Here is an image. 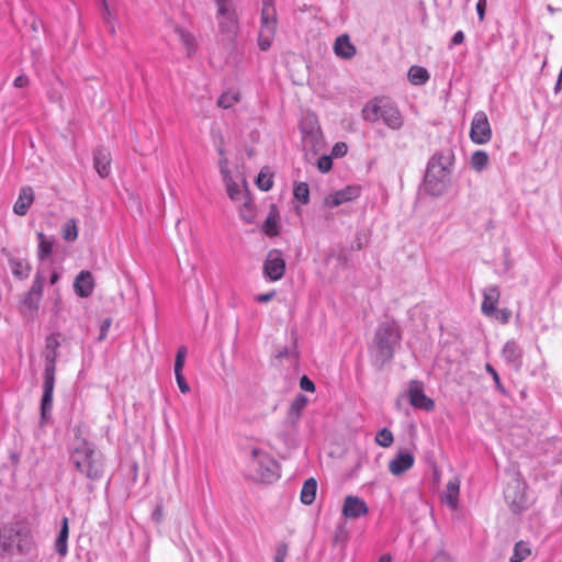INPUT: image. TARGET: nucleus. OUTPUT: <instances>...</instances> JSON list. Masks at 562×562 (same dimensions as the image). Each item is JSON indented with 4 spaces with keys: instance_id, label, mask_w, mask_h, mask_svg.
<instances>
[{
    "instance_id": "nucleus-1",
    "label": "nucleus",
    "mask_w": 562,
    "mask_h": 562,
    "mask_svg": "<svg viewBox=\"0 0 562 562\" xmlns=\"http://www.w3.org/2000/svg\"><path fill=\"white\" fill-rule=\"evenodd\" d=\"M75 469L90 481H99L104 473L105 461L93 442L76 437L69 452Z\"/></svg>"
},
{
    "instance_id": "nucleus-2",
    "label": "nucleus",
    "mask_w": 562,
    "mask_h": 562,
    "mask_svg": "<svg viewBox=\"0 0 562 562\" xmlns=\"http://www.w3.org/2000/svg\"><path fill=\"white\" fill-rule=\"evenodd\" d=\"M401 340L397 324L394 321H385L379 324L373 344L371 346L372 363L382 368L393 359L396 345Z\"/></svg>"
},
{
    "instance_id": "nucleus-3",
    "label": "nucleus",
    "mask_w": 562,
    "mask_h": 562,
    "mask_svg": "<svg viewBox=\"0 0 562 562\" xmlns=\"http://www.w3.org/2000/svg\"><path fill=\"white\" fill-rule=\"evenodd\" d=\"M362 119L369 123H382L391 131H400L404 125V117L397 105L387 98H373L368 101L361 111Z\"/></svg>"
},
{
    "instance_id": "nucleus-4",
    "label": "nucleus",
    "mask_w": 562,
    "mask_h": 562,
    "mask_svg": "<svg viewBox=\"0 0 562 562\" xmlns=\"http://www.w3.org/2000/svg\"><path fill=\"white\" fill-rule=\"evenodd\" d=\"M451 154L436 153L428 161L424 187L432 196L442 195L450 184Z\"/></svg>"
},
{
    "instance_id": "nucleus-5",
    "label": "nucleus",
    "mask_w": 562,
    "mask_h": 562,
    "mask_svg": "<svg viewBox=\"0 0 562 562\" xmlns=\"http://www.w3.org/2000/svg\"><path fill=\"white\" fill-rule=\"evenodd\" d=\"M0 547L3 553L9 557L31 553L35 547L31 528L23 522H15L3 528L0 537Z\"/></svg>"
},
{
    "instance_id": "nucleus-6",
    "label": "nucleus",
    "mask_w": 562,
    "mask_h": 562,
    "mask_svg": "<svg viewBox=\"0 0 562 562\" xmlns=\"http://www.w3.org/2000/svg\"><path fill=\"white\" fill-rule=\"evenodd\" d=\"M250 468L254 479L263 483H272L280 476L276 460L258 448L251 450Z\"/></svg>"
},
{
    "instance_id": "nucleus-7",
    "label": "nucleus",
    "mask_w": 562,
    "mask_h": 562,
    "mask_svg": "<svg viewBox=\"0 0 562 562\" xmlns=\"http://www.w3.org/2000/svg\"><path fill=\"white\" fill-rule=\"evenodd\" d=\"M57 351L54 349L45 351V370L43 382V396L41 401L42 419H46L53 407V393L55 386Z\"/></svg>"
},
{
    "instance_id": "nucleus-8",
    "label": "nucleus",
    "mask_w": 562,
    "mask_h": 562,
    "mask_svg": "<svg viewBox=\"0 0 562 562\" xmlns=\"http://www.w3.org/2000/svg\"><path fill=\"white\" fill-rule=\"evenodd\" d=\"M261 25L258 44L262 50H267L274 38L277 31V10L273 0H263L261 9Z\"/></svg>"
},
{
    "instance_id": "nucleus-9",
    "label": "nucleus",
    "mask_w": 562,
    "mask_h": 562,
    "mask_svg": "<svg viewBox=\"0 0 562 562\" xmlns=\"http://www.w3.org/2000/svg\"><path fill=\"white\" fill-rule=\"evenodd\" d=\"M217 12L216 20L220 32L234 35L238 30V20L232 0H215Z\"/></svg>"
},
{
    "instance_id": "nucleus-10",
    "label": "nucleus",
    "mask_w": 562,
    "mask_h": 562,
    "mask_svg": "<svg viewBox=\"0 0 562 562\" xmlns=\"http://www.w3.org/2000/svg\"><path fill=\"white\" fill-rule=\"evenodd\" d=\"M285 272V260L279 249L268 251L263 261V274L270 281H278L283 278Z\"/></svg>"
},
{
    "instance_id": "nucleus-11",
    "label": "nucleus",
    "mask_w": 562,
    "mask_h": 562,
    "mask_svg": "<svg viewBox=\"0 0 562 562\" xmlns=\"http://www.w3.org/2000/svg\"><path fill=\"white\" fill-rule=\"evenodd\" d=\"M470 138L479 145L486 144L492 138V128L487 115L483 111L476 112L472 119Z\"/></svg>"
},
{
    "instance_id": "nucleus-12",
    "label": "nucleus",
    "mask_w": 562,
    "mask_h": 562,
    "mask_svg": "<svg viewBox=\"0 0 562 562\" xmlns=\"http://www.w3.org/2000/svg\"><path fill=\"white\" fill-rule=\"evenodd\" d=\"M504 497L514 513L521 512L527 503L525 495V485L518 479L507 484L504 491Z\"/></svg>"
},
{
    "instance_id": "nucleus-13",
    "label": "nucleus",
    "mask_w": 562,
    "mask_h": 562,
    "mask_svg": "<svg viewBox=\"0 0 562 562\" xmlns=\"http://www.w3.org/2000/svg\"><path fill=\"white\" fill-rule=\"evenodd\" d=\"M407 395L411 405L415 408L430 412L435 407L434 401L424 393V385L419 381H411Z\"/></svg>"
},
{
    "instance_id": "nucleus-14",
    "label": "nucleus",
    "mask_w": 562,
    "mask_h": 562,
    "mask_svg": "<svg viewBox=\"0 0 562 562\" xmlns=\"http://www.w3.org/2000/svg\"><path fill=\"white\" fill-rule=\"evenodd\" d=\"M341 513L346 519H357L366 516L369 513V507L362 498L348 495L344 499Z\"/></svg>"
},
{
    "instance_id": "nucleus-15",
    "label": "nucleus",
    "mask_w": 562,
    "mask_h": 562,
    "mask_svg": "<svg viewBox=\"0 0 562 562\" xmlns=\"http://www.w3.org/2000/svg\"><path fill=\"white\" fill-rule=\"evenodd\" d=\"M359 194H360L359 187L349 186V187H346L345 189H341V190H338L336 192L328 194L324 199V204H325V206L333 209V207L339 206L346 202L355 200L356 198L359 196Z\"/></svg>"
},
{
    "instance_id": "nucleus-16",
    "label": "nucleus",
    "mask_w": 562,
    "mask_h": 562,
    "mask_svg": "<svg viewBox=\"0 0 562 562\" xmlns=\"http://www.w3.org/2000/svg\"><path fill=\"white\" fill-rule=\"evenodd\" d=\"M502 357L516 371H519L522 367V349L514 339L505 342L502 349Z\"/></svg>"
},
{
    "instance_id": "nucleus-17",
    "label": "nucleus",
    "mask_w": 562,
    "mask_h": 562,
    "mask_svg": "<svg viewBox=\"0 0 562 562\" xmlns=\"http://www.w3.org/2000/svg\"><path fill=\"white\" fill-rule=\"evenodd\" d=\"M501 292L497 285H490L483 290L482 313L486 316L496 314L497 303L499 301Z\"/></svg>"
},
{
    "instance_id": "nucleus-18",
    "label": "nucleus",
    "mask_w": 562,
    "mask_h": 562,
    "mask_svg": "<svg viewBox=\"0 0 562 562\" xmlns=\"http://www.w3.org/2000/svg\"><path fill=\"white\" fill-rule=\"evenodd\" d=\"M94 289V280L90 271H81L75 279L74 290L80 297H88Z\"/></svg>"
},
{
    "instance_id": "nucleus-19",
    "label": "nucleus",
    "mask_w": 562,
    "mask_h": 562,
    "mask_svg": "<svg viewBox=\"0 0 562 562\" xmlns=\"http://www.w3.org/2000/svg\"><path fill=\"white\" fill-rule=\"evenodd\" d=\"M414 465V456L402 451L389 463V470L393 475H401Z\"/></svg>"
},
{
    "instance_id": "nucleus-20",
    "label": "nucleus",
    "mask_w": 562,
    "mask_h": 562,
    "mask_svg": "<svg viewBox=\"0 0 562 562\" xmlns=\"http://www.w3.org/2000/svg\"><path fill=\"white\" fill-rule=\"evenodd\" d=\"M93 166L101 178H106L111 173V154L105 148H99L93 155Z\"/></svg>"
},
{
    "instance_id": "nucleus-21",
    "label": "nucleus",
    "mask_w": 562,
    "mask_h": 562,
    "mask_svg": "<svg viewBox=\"0 0 562 562\" xmlns=\"http://www.w3.org/2000/svg\"><path fill=\"white\" fill-rule=\"evenodd\" d=\"M34 202L33 189L29 186L21 188L18 200L13 205V212L19 216H24Z\"/></svg>"
},
{
    "instance_id": "nucleus-22",
    "label": "nucleus",
    "mask_w": 562,
    "mask_h": 562,
    "mask_svg": "<svg viewBox=\"0 0 562 562\" xmlns=\"http://www.w3.org/2000/svg\"><path fill=\"white\" fill-rule=\"evenodd\" d=\"M223 182L232 201L241 202L244 199L248 198L246 190H244V187H246V181L244 179L240 180V184L233 176H231L229 180L225 178L223 179Z\"/></svg>"
},
{
    "instance_id": "nucleus-23",
    "label": "nucleus",
    "mask_w": 562,
    "mask_h": 562,
    "mask_svg": "<svg viewBox=\"0 0 562 562\" xmlns=\"http://www.w3.org/2000/svg\"><path fill=\"white\" fill-rule=\"evenodd\" d=\"M334 50L337 56L345 59H349L356 54V47L351 44L347 34L340 35L336 38Z\"/></svg>"
},
{
    "instance_id": "nucleus-24",
    "label": "nucleus",
    "mask_w": 562,
    "mask_h": 562,
    "mask_svg": "<svg viewBox=\"0 0 562 562\" xmlns=\"http://www.w3.org/2000/svg\"><path fill=\"white\" fill-rule=\"evenodd\" d=\"M302 132L304 134L303 143L304 146L311 145L312 149L317 153L323 145L321 133L318 126L316 124H312L311 128L307 131L305 128H302Z\"/></svg>"
},
{
    "instance_id": "nucleus-25",
    "label": "nucleus",
    "mask_w": 562,
    "mask_h": 562,
    "mask_svg": "<svg viewBox=\"0 0 562 562\" xmlns=\"http://www.w3.org/2000/svg\"><path fill=\"white\" fill-rule=\"evenodd\" d=\"M101 16L109 33L114 36L116 33L117 15L109 8L106 0H101Z\"/></svg>"
},
{
    "instance_id": "nucleus-26",
    "label": "nucleus",
    "mask_w": 562,
    "mask_h": 562,
    "mask_svg": "<svg viewBox=\"0 0 562 562\" xmlns=\"http://www.w3.org/2000/svg\"><path fill=\"white\" fill-rule=\"evenodd\" d=\"M317 481L314 477L307 479L301 490L300 498L304 505H311L315 501Z\"/></svg>"
},
{
    "instance_id": "nucleus-27",
    "label": "nucleus",
    "mask_w": 562,
    "mask_h": 562,
    "mask_svg": "<svg viewBox=\"0 0 562 562\" xmlns=\"http://www.w3.org/2000/svg\"><path fill=\"white\" fill-rule=\"evenodd\" d=\"M532 554V549L529 542L520 540L515 543L513 554L509 562H522Z\"/></svg>"
},
{
    "instance_id": "nucleus-28",
    "label": "nucleus",
    "mask_w": 562,
    "mask_h": 562,
    "mask_svg": "<svg viewBox=\"0 0 562 562\" xmlns=\"http://www.w3.org/2000/svg\"><path fill=\"white\" fill-rule=\"evenodd\" d=\"M307 405V398L305 395L303 394H299L294 400L293 402L291 403L290 407H289V411H288V418L291 423H295L303 409L306 407Z\"/></svg>"
},
{
    "instance_id": "nucleus-29",
    "label": "nucleus",
    "mask_w": 562,
    "mask_h": 562,
    "mask_svg": "<svg viewBox=\"0 0 562 562\" xmlns=\"http://www.w3.org/2000/svg\"><path fill=\"white\" fill-rule=\"evenodd\" d=\"M11 271L14 277L23 280L26 279L31 271L30 263L24 259L11 258L9 260Z\"/></svg>"
},
{
    "instance_id": "nucleus-30",
    "label": "nucleus",
    "mask_w": 562,
    "mask_h": 562,
    "mask_svg": "<svg viewBox=\"0 0 562 562\" xmlns=\"http://www.w3.org/2000/svg\"><path fill=\"white\" fill-rule=\"evenodd\" d=\"M261 231L269 237H274L279 235V223H278V214L274 209H272L267 218L265 220Z\"/></svg>"
},
{
    "instance_id": "nucleus-31",
    "label": "nucleus",
    "mask_w": 562,
    "mask_h": 562,
    "mask_svg": "<svg viewBox=\"0 0 562 562\" xmlns=\"http://www.w3.org/2000/svg\"><path fill=\"white\" fill-rule=\"evenodd\" d=\"M429 79V74L425 67L412 66L408 70V80L415 86L425 85Z\"/></svg>"
},
{
    "instance_id": "nucleus-32",
    "label": "nucleus",
    "mask_w": 562,
    "mask_h": 562,
    "mask_svg": "<svg viewBox=\"0 0 562 562\" xmlns=\"http://www.w3.org/2000/svg\"><path fill=\"white\" fill-rule=\"evenodd\" d=\"M240 100V93L238 90L229 89L224 91L217 100V105L222 109H231L234 104Z\"/></svg>"
},
{
    "instance_id": "nucleus-33",
    "label": "nucleus",
    "mask_w": 562,
    "mask_h": 562,
    "mask_svg": "<svg viewBox=\"0 0 562 562\" xmlns=\"http://www.w3.org/2000/svg\"><path fill=\"white\" fill-rule=\"evenodd\" d=\"M460 491V481L453 477L447 483L445 498L451 507H456Z\"/></svg>"
},
{
    "instance_id": "nucleus-34",
    "label": "nucleus",
    "mask_w": 562,
    "mask_h": 562,
    "mask_svg": "<svg viewBox=\"0 0 562 562\" xmlns=\"http://www.w3.org/2000/svg\"><path fill=\"white\" fill-rule=\"evenodd\" d=\"M36 236L38 238V250L37 256L40 260L45 259L53 252V240L47 238L44 233L37 232Z\"/></svg>"
},
{
    "instance_id": "nucleus-35",
    "label": "nucleus",
    "mask_w": 562,
    "mask_h": 562,
    "mask_svg": "<svg viewBox=\"0 0 562 562\" xmlns=\"http://www.w3.org/2000/svg\"><path fill=\"white\" fill-rule=\"evenodd\" d=\"M239 216L247 224L254 222L256 210L249 198H246L241 201V205L239 207Z\"/></svg>"
},
{
    "instance_id": "nucleus-36",
    "label": "nucleus",
    "mask_w": 562,
    "mask_h": 562,
    "mask_svg": "<svg viewBox=\"0 0 562 562\" xmlns=\"http://www.w3.org/2000/svg\"><path fill=\"white\" fill-rule=\"evenodd\" d=\"M488 164V155L484 150H476L472 154L471 157V167L477 171H483Z\"/></svg>"
},
{
    "instance_id": "nucleus-37",
    "label": "nucleus",
    "mask_w": 562,
    "mask_h": 562,
    "mask_svg": "<svg viewBox=\"0 0 562 562\" xmlns=\"http://www.w3.org/2000/svg\"><path fill=\"white\" fill-rule=\"evenodd\" d=\"M177 32H178V35L180 37V41H181L183 47L187 50V54L188 55L193 54L196 49L195 37L193 36V34H191L188 31H184L183 29H179V30H177Z\"/></svg>"
},
{
    "instance_id": "nucleus-38",
    "label": "nucleus",
    "mask_w": 562,
    "mask_h": 562,
    "mask_svg": "<svg viewBox=\"0 0 562 562\" xmlns=\"http://www.w3.org/2000/svg\"><path fill=\"white\" fill-rule=\"evenodd\" d=\"M63 238L67 241H74L78 237L77 222L75 218H69L61 228Z\"/></svg>"
},
{
    "instance_id": "nucleus-39",
    "label": "nucleus",
    "mask_w": 562,
    "mask_h": 562,
    "mask_svg": "<svg viewBox=\"0 0 562 562\" xmlns=\"http://www.w3.org/2000/svg\"><path fill=\"white\" fill-rule=\"evenodd\" d=\"M211 139L217 154H223V151L225 150V137L222 130L218 126H212Z\"/></svg>"
},
{
    "instance_id": "nucleus-40",
    "label": "nucleus",
    "mask_w": 562,
    "mask_h": 562,
    "mask_svg": "<svg viewBox=\"0 0 562 562\" xmlns=\"http://www.w3.org/2000/svg\"><path fill=\"white\" fill-rule=\"evenodd\" d=\"M294 198L302 204L310 202V188L306 182H300L294 186L293 190Z\"/></svg>"
},
{
    "instance_id": "nucleus-41",
    "label": "nucleus",
    "mask_w": 562,
    "mask_h": 562,
    "mask_svg": "<svg viewBox=\"0 0 562 562\" xmlns=\"http://www.w3.org/2000/svg\"><path fill=\"white\" fill-rule=\"evenodd\" d=\"M394 441L393 434L387 429L383 428L375 435V442L384 448L392 446Z\"/></svg>"
},
{
    "instance_id": "nucleus-42",
    "label": "nucleus",
    "mask_w": 562,
    "mask_h": 562,
    "mask_svg": "<svg viewBox=\"0 0 562 562\" xmlns=\"http://www.w3.org/2000/svg\"><path fill=\"white\" fill-rule=\"evenodd\" d=\"M44 283H45V277L41 272H37L35 276V279L33 281V284L30 289L31 296H37L38 299H41L42 293H43Z\"/></svg>"
},
{
    "instance_id": "nucleus-43",
    "label": "nucleus",
    "mask_w": 562,
    "mask_h": 562,
    "mask_svg": "<svg viewBox=\"0 0 562 562\" xmlns=\"http://www.w3.org/2000/svg\"><path fill=\"white\" fill-rule=\"evenodd\" d=\"M218 156H220L218 168H220L222 179L226 178L227 180H229V177L233 175L229 169V162H228V158L226 157V150H224L223 154H218Z\"/></svg>"
},
{
    "instance_id": "nucleus-44",
    "label": "nucleus",
    "mask_w": 562,
    "mask_h": 562,
    "mask_svg": "<svg viewBox=\"0 0 562 562\" xmlns=\"http://www.w3.org/2000/svg\"><path fill=\"white\" fill-rule=\"evenodd\" d=\"M256 182L258 188L262 191H269L273 186L272 177L263 171H260Z\"/></svg>"
},
{
    "instance_id": "nucleus-45",
    "label": "nucleus",
    "mask_w": 562,
    "mask_h": 562,
    "mask_svg": "<svg viewBox=\"0 0 562 562\" xmlns=\"http://www.w3.org/2000/svg\"><path fill=\"white\" fill-rule=\"evenodd\" d=\"M187 347L184 346H181L178 351H177V355H176V360H175V371H178V372H181L183 367H184V360H186V357H187Z\"/></svg>"
},
{
    "instance_id": "nucleus-46",
    "label": "nucleus",
    "mask_w": 562,
    "mask_h": 562,
    "mask_svg": "<svg viewBox=\"0 0 562 562\" xmlns=\"http://www.w3.org/2000/svg\"><path fill=\"white\" fill-rule=\"evenodd\" d=\"M485 370L492 375V379L494 380L495 382V386L496 389L502 392V393H505V389L501 382V379H499V375L498 373L496 372V370L493 368L492 364L490 363H486L485 364Z\"/></svg>"
},
{
    "instance_id": "nucleus-47",
    "label": "nucleus",
    "mask_w": 562,
    "mask_h": 562,
    "mask_svg": "<svg viewBox=\"0 0 562 562\" xmlns=\"http://www.w3.org/2000/svg\"><path fill=\"white\" fill-rule=\"evenodd\" d=\"M333 167V161L329 156H322L317 160V168L321 172H328Z\"/></svg>"
},
{
    "instance_id": "nucleus-48",
    "label": "nucleus",
    "mask_w": 562,
    "mask_h": 562,
    "mask_svg": "<svg viewBox=\"0 0 562 562\" xmlns=\"http://www.w3.org/2000/svg\"><path fill=\"white\" fill-rule=\"evenodd\" d=\"M288 554V546L285 543H281L278 546L274 554V562H284L285 557Z\"/></svg>"
},
{
    "instance_id": "nucleus-49",
    "label": "nucleus",
    "mask_w": 562,
    "mask_h": 562,
    "mask_svg": "<svg viewBox=\"0 0 562 562\" xmlns=\"http://www.w3.org/2000/svg\"><path fill=\"white\" fill-rule=\"evenodd\" d=\"M55 550L60 557H66L68 553L67 540L57 538L55 541Z\"/></svg>"
},
{
    "instance_id": "nucleus-50",
    "label": "nucleus",
    "mask_w": 562,
    "mask_h": 562,
    "mask_svg": "<svg viewBox=\"0 0 562 562\" xmlns=\"http://www.w3.org/2000/svg\"><path fill=\"white\" fill-rule=\"evenodd\" d=\"M177 384L182 393H188L190 391L189 384L186 382L184 376L181 372L175 371Z\"/></svg>"
},
{
    "instance_id": "nucleus-51",
    "label": "nucleus",
    "mask_w": 562,
    "mask_h": 562,
    "mask_svg": "<svg viewBox=\"0 0 562 562\" xmlns=\"http://www.w3.org/2000/svg\"><path fill=\"white\" fill-rule=\"evenodd\" d=\"M300 387L305 392H314L315 391L314 382L311 379H308L306 375H303L301 378Z\"/></svg>"
},
{
    "instance_id": "nucleus-52",
    "label": "nucleus",
    "mask_w": 562,
    "mask_h": 562,
    "mask_svg": "<svg viewBox=\"0 0 562 562\" xmlns=\"http://www.w3.org/2000/svg\"><path fill=\"white\" fill-rule=\"evenodd\" d=\"M40 300L41 299H38L37 296H31V292L29 291L27 294L25 295L24 304L30 310H37L38 308Z\"/></svg>"
},
{
    "instance_id": "nucleus-53",
    "label": "nucleus",
    "mask_w": 562,
    "mask_h": 562,
    "mask_svg": "<svg viewBox=\"0 0 562 562\" xmlns=\"http://www.w3.org/2000/svg\"><path fill=\"white\" fill-rule=\"evenodd\" d=\"M348 147L345 143H337L333 147V155L336 157H342L347 154Z\"/></svg>"
},
{
    "instance_id": "nucleus-54",
    "label": "nucleus",
    "mask_w": 562,
    "mask_h": 562,
    "mask_svg": "<svg viewBox=\"0 0 562 562\" xmlns=\"http://www.w3.org/2000/svg\"><path fill=\"white\" fill-rule=\"evenodd\" d=\"M289 357H292V358H295L296 357V353H295V349H290L288 347H283L282 349H280L278 351V353L276 355V358L278 359H283V358H289Z\"/></svg>"
},
{
    "instance_id": "nucleus-55",
    "label": "nucleus",
    "mask_w": 562,
    "mask_h": 562,
    "mask_svg": "<svg viewBox=\"0 0 562 562\" xmlns=\"http://www.w3.org/2000/svg\"><path fill=\"white\" fill-rule=\"evenodd\" d=\"M69 536V526H68V518L64 517L61 520V527L60 531L57 538L68 540Z\"/></svg>"
},
{
    "instance_id": "nucleus-56",
    "label": "nucleus",
    "mask_w": 562,
    "mask_h": 562,
    "mask_svg": "<svg viewBox=\"0 0 562 562\" xmlns=\"http://www.w3.org/2000/svg\"><path fill=\"white\" fill-rule=\"evenodd\" d=\"M111 324H112L111 318H105L102 322L101 327H100L99 340H103L106 337Z\"/></svg>"
},
{
    "instance_id": "nucleus-57",
    "label": "nucleus",
    "mask_w": 562,
    "mask_h": 562,
    "mask_svg": "<svg viewBox=\"0 0 562 562\" xmlns=\"http://www.w3.org/2000/svg\"><path fill=\"white\" fill-rule=\"evenodd\" d=\"M430 562H454L453 559L446 552H438Z\"/></svg>"
},
{
    "instance_id": "nucleus-58",
    "label": "nucleus",
    "mask_w": 562,
    "mask_h": 562,
    "mask_svg": "<svg viewBox=\"0 0 562 562\" xmlns=\"http://www.w3.org/2000/svg\"><path fill=\"white\" fill-rule=\"evenodd\" d=\"M510 311L507 310V308H503L495 316L497 319H499L503 324H506L508 323L509 318H510Z\"/></svg>"
},
{
    "instance_id": "nucleus-59",
    "label": "nucleus",
    "mask_w": 562,
    "mask_h": 562,
    "mask_svg": "<svg viewBox=\"0 0 562 562\" xmlns=\"http://www.w3.org/2000/svg\"><path fill=\"white\" fill-rule=\"evenodd\" d=\"M29 85V78L25 75H20L14 79L13 86L15 88H24Z\"/></svg>"
},
{
    "instance_id": "nucleus-60",
    "label": "nucleus",
    "mask_w": 562,
    "mask_h": 562,
    "mask_svg": "<svg viewBox=\"0 0 562 562\" xmlns=\"http://www.w3.org/2000/svg\"><path fill=\"white\" fill-rule=\"evenodd\" d=\"M276 295V291H270L268 293H262L256 296V301L260 303H267L271 301Z\"/></svg>"
},
{
    "instance_id": "nucleus-61",
    "label": "nucleus",
    "mask_w": 562,
    "mask_h": 562,
    "mask_svg": "<svg viewBox=\"0 0 562 562\" xmlns=\"http://www.w3.org/2000/svg\"><path fill=\"white\" fill-rule=\"evenodd\" d=\"M485 9H486V0H479L476 3V12L479 15V19L482 21L485 15Z\"/></svg>"
},
{
    "instance_id": "nucleus-62",
    "label": "nucleus",
    "mask_w": 562,
    "mask_h": 562,
    "mask_svg": "<svg viewBox=\"0 0 562 562\" xmlns=\"http://www.w3.org/2000/svg\"><path fill=\"white\" fill-rule=\"evenodd\" d=\"M463 41H464V33L462 31L456 32L451 38V43L453 45H460L463 43Z\"/></svg>"
},
{
    "instance_id": "nucleus-63",
    "label": "nucleus",
    "mask_w": 562,
    "mask_h": 562,
    "mask_svg": "<svg viewBox=\"0 0 562 562\" xmlns=\"http://www.w3.org/2000/svg\"><path fill=\"white\" fill-rule=\"evenodd\" d=\"M58 341L54 338H48L47 340V344H46V350H52L54 349L55 351H57V347H58Z\"/></svg>"
},
{
    "instance_id": "nucleus-64",
    "label": "nucleus",
    "mask_w": 562,
    "mask_h": 562,
    "mask_svg": "<svg viewBox=\"0 0 562 562\" xmlns=\"http://www.w3.org/2000/svg\"><path fill=\"white\" fill-rule=\"evenodd\" d=\"M562 90V77L561 76H558V80L554 85V88H553V92L555 94H559Z\"/></svg>"
}]
</instances>
